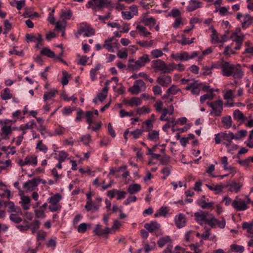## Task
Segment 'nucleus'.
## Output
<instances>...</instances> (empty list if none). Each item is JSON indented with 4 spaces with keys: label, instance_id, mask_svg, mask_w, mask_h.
<instances>
[{
    "label": "nucleus",
    "instance_id": "32",
    "mask_svg": "<svg viewBox=\"0 0 253 253\" xmlns=\"http://www.w3.org/2000/svg\"><path fill=\"white\" fill-rule=\"evenodd\" d=\"M222 123L226 129H228L232 126V121L231 117L228 116L222 118Z\"/></svg>",
    "mask_w": 253,
    "mask_h": 253
},
{
    "label": "nucleus",
    "instance_id": "46",
    "mask_svg": "<svg viewBox=\"0 0 253 253\" xmlns=\"http://www.w3.org/2000/svg\"><path fill=\"white\" fill-rule=\"evenodd\" d=\"M169 68H170V69H171V72L174 70L181 72L184 71L185 68V66L182 64H175L174 63L171 64L169 66Z\"/></svg>",
    "mask_w": 253,
    "mask_h": 253
},
{
    "label": "nucleus",
    "instance_id": "17",
    "mask_svg": "<svg viewBox=\"0 0 253 253\" xmlns=\"http://www.w3.org/2000/svg\"><path fill=\"white\" fill-rule=\"evenodd\" d=\"M171 57L176 61H188V53L185 51L172 54Z\"/></svg>",
    "mask_w": 253,
    "mask_h": 253
},
{
    "label": "nucleus",
    "instance_id": "9",
    "mask_svg": "<svg viewBox=\"0 0 253 253\" xmlns=\"http://www.w3.org/2000/svg\"><path fill=\"white\" fill-rule=\"evenodd\" d=\"M211 215L212 214L203 211H200L194 213L196 221L200 225H203L204 223L208 224V221L211 219Z\"/></svg>",
    "mask_w": 253,
    "mask_h": 253
},
{
    "label": "nucleus",
    "instance_id": "63",
    "mask_svg": "<svg viewBox=\"0 0 253 253\" xmlns=\"http://www.w3.org/2000/svg\"><path fill=\"white\" fill-rule=\"evenodd\" d=\"M151 54L154 58H158L161 57L164 54L162 51L158 49L152 50Z\"/></svg>",
    "mask_w": 253,
    "mask_h": 253
},
{
    "label": "nucleus",
    "instance_id": "16",
    "mask_svg": "<svg viewBox=\"0 0 253 253\" xmlns=\"http://www.w3.org/2000/svg\"><path fill=\"white\" fill-rule=\"evenodd\" d=\"M157 82L163 86H168L171 82V78L169 76L163 75L158 77Z\"/></svg>",
    "mask_w": 253,
    "mask_h": 253
},
{
    "label": "nucleus",
    "instance_id": "55",
    "mask_svg": "<svg viewBox=\"0 0 253 253\" xmlns=\"http://www.w3.org/2000/svg\"><path fill=\"white\" fill-rule=\"evenodd\" d=\"M201 86L202 84H196L195 83L193 87L192 88V93L194 95H199L202 88Z\"/></svg>",
    "mask_w": 253,
    "mask_h": 253
},
{
    "label": "nucleus",
    "instance_id": "38",
    "mask_svg": "<svg viewBox=\"0 0 253 253\" xmlns=\"http://www.w3.org/2000/svg\"><path fill=\"white\" fill-rule=\"evenodd\" d=\"M102 199L101 197H97L95 199V201H92L91 210L93 211H97L101 207V202Z\"/></svg>",
    "mask_w": 253,
    "mask_h": 253
},
{
    "label": "nucleus",
    "instance_id": "5",
    "mask_svg": "<svg viewBox=\"0 0 253 253\" xmlns=\"http://www.w3.org/2000/svg\"><path fill=\"white\" fill-rule=\"evenodd\" d=\"M95 33L94 30L86 23L80 24L76 37L78 38L80 36L84 37H90Z\"/></svg>",
    "mask_w": 253,
    "mask_h": 253
},
{
    "label": "nucleus",
    "instance_id": "52",
    "mask_svg": "<svg viewBox=\"0 0 253 253\" xmlns=\"http://www.w3.org/2000/svg\"><path fill=\"white\" fill-rule=\"evenodd\" d=\"M151 110L150 108L143 106L141 108H137L136 110L137 114L141 115L143 114H147L150 113Z\"/></svg>",
    "mask_w": 253,
    "mask_h": 253
},
{
    "label": "nucleus",
    "instance_id": "59",
    "mask_svg": "<svg viewBox=\"0 0 253 253\" xmlns=\"http://www.w3.org/2000/svg\"><path fill=\"white\" fill-rule=\"evenodd\" d=\"M89 224H87L85 223H82L78 226V232L79 233H84L86 231L87 227H89Z\"/></svg>",
    "mask_w": 253,
    "mask_h": 253
},
{
    "label": "nucleus",
    "instance_id": "10",
    "mask_svg": "<svg viewBox=\"0 0 253 253\" xmlns=\"http://www.w3.org/2000/svg\"><path fill=\"white\" fill-rule=\"evenodd\" d=\"M146 88L145 83L141 80L135 81L133 85L128 88V91L132 94H137L144 91Z\"/></svg>",
    "mask_w": 253,
    "mask_h": 253
},
{
    "label": "nucleus",
    "instance_id": "48",
    "mask_svg": "<svg viewBox=\"0 0 253 253\" xmlns=\"http://www.w3.org/2000/svg\"><path fill=\"white\" fill-rule=\"evenodd\" d=\"M227 150V152L232 154L233 151L236 150L238 147L235 143H224Z\"/></svg>",
    "mask_w": 253,
    "mask_h": 253
},
{
    "label": "nucleus",
    "instance_id": "7",
    "mask_svg": "<svg viewBox=\"0 0 253 253\" xmlns=\"http://www.w3.org/2000/svg\"><path fill=\"white\" fill-rule=\"evenodd\" d=\"M207 105L212 109V111L210 113L211 115L216 117L221 115L223 110V102L220 99L211 102H208Z\"/></svg>",
    "mask_w": 253,
    "mask_h": 253
},
{
    "label": "nucleus",
    "instance_id": "22",
    "mask_svg": "<svg viewBox=\"0 0 253 253\" xmlns=\"http://www.w3.org/2000/svg\"><path fill=\"white\" fill-rule=\"evenodd\" d=\"M206 186L211 191L215 192L216 194L221 193L224 188L226 187V185H223L221 183L214 184H206Z\"/></svg>",
    "mask_w": 253,
    "mask_h": 253
},
{
    "label": "nucleus",
    "instance_id": "33",
    "mask_svg": "<svg viewBox=\"0 0 253 253\" xmlns=\"http://www.w3.org/2000/svg\"><path fill=\"white\" fill-rule=\"evenodd\" d=\"M171 242V240L170 237L169 236H166L159 239L158 241V244L160 247L162 248L165 245Z\"/></svg>",
    "mask_w": 253,
    "mask_h": 253
},
{
    "label": "nucleus",
    "instance_id": "54",
    "mask_svg": "<svg viewBox=\"0 0 253 253\" xmlns=\"http://www.w3.org/2000/svg\"><path fill=\"white\" fill-rule=\"evenodd\" d=\"M72 16V13L69 9L62 11L61 17L66 20L70 19Z\"/></svg>",
    "mask_w": 253,
    "mask_h": 253
},
{
    "label": "nucleus",
    "instance_id": "12",
    "mask_svg": "<svg viewBox=\"0 0 253 253\" xmlns=\"http://www.w3.org/2000/svg\"><path fill=\"white\" fill-rule=\"evenodd\" d=\"M142 130L138 129L131 131H129L128 129H127L125 132L124 136L126 141H127L128 138H130V140L131 141H134L135 139L139 138V136L142 134Z\"/></svg>",
    "mask_w": 253,
    "mask_h": 253
},
{
    "label": "nucleus",
    "instance_id": "56",
    "mask_svg": "<svg viewBox=\"0 0 253 253\" xmlns=\"http://www.w3.org/2000/svg\"><path fill=\"white\" fill-rule=\"evenodd\" d=\"M253 21V17H249L248 19H245L242 23V28L243 29H246L248 28Z\"/></svg>",
    "mask_w": 253,
    "mask_h": 253
},
{
    "label": "nucleus",
    "instance_id": "28",
    "mask_svg": "<svg viewBox=\"0 0 253 253\" xmlns=\"http://www.w3.org/2000/svg\"><path fill=\"white\" fill-rule=\"evenodd\" d=\"M129 106L131 107L138 106L142 104V101L141 98L134 97L127 100L126 102Z\"/></svg>",
    "mask_w": 253,
    "mask_h": 253
},
{
    "label": "nucleus",
    "instance_id": "36",
    "mask_svg": "<svg viewBox=\"0 0 253 253\" xmlns=\"http://www.w3.org/2000/svg\"><path fill=\"white\" fill-rule=\"evenodd\" d=\"M223 98L225 100H232L234 97V92L232 90L228 89L222 91Z\"/></svg>",
    "mask_w": 253,
    "mask_h": 253
},
{
    "label": "nucleus",
    "instance_id": "19",
    "mask_svg": "<svg viewBox=\"0 0 253 253\" xmlns=\"http://www.w3.org/2000/svg\"><path fill=\"white\" fill-rule=\"evenodd\" d=\"M19 165L21 166H23L26 165H32L33 166H36L37 164V158L35 156H28L24 160L20 161L19 162Z\"/></svg>",
    "mask_w": 253,
    "mask_h": 253
},
{
    "label": "nucleus",
    "instance_id": "51",
    "mask_svg": "<svg viewBox=\"0 0 253 253\" xmlns=\"http://www.w3.org/2000/svg\"><path fill=\"white\" fill-rule=\"evenodd\" d=\"M211 68H219L218 66L216 64H212L211 67L210 68L207 66L204 67L203 69L204 70L203 74L206 75H211Z\"/></svg>",
    "mask_w": 253,
    "mask_h": 253
},
{
    "label": "nucleus",
    "instance_id": "53",
    "mask_svg": "<svg viewBox=\"0 0 253 253\" xmlns=\"http://www.w3.org/2000/svg\"><path fill=\"white\" fill-rule=\"evenodd\" d=\"M231 249L233 252L242 253L244 251V247L242 246L233 244L231 245Z\"/></svg>",
    "mask_w": 253,
    "mask_h": 253
},
{
    "label": "nucleus",
    "instance_id": "1",
    "mask_svg": "<svg viewBox=\"0 0 253 253\" xmlns=\"http://www.w3.org/2000/svg\"><path fill=\"white\" fill-rule=\"evenodd\" d=\"M218 66L219 68H221L222 74L224 76H233L235 79H239L243 76V71L238 66L234 65L229 62L222 61Z\"/></svg>",
    "mask_w": 253,
    "mask_h": 253
},
{
    "label": "nucleus",
    "instance_id": "57",
    "mask_svg": "<svg viewBox=\"0 0 253 253\" xmlns=\"http://www.w3.org/2000/svg\"><path fill=\"white\" fill-rule=\"evenodd\" d=\"M63 77L61 79V82L63 85H67L68 83V79L70 78V75L65 71H63Z\"/></svg>",
    "mask_w": 253,
    "mask_h": 253
},
{
    "label": "nucleus",
    "instance_id": "49",
    "mask_svg": "<svg viewBox=\"0 0 253 253\" xmlns=\"http://www.w3.org/2000/svg\"><path fill=\"white\" fill-rule=\"evenodd\" d=\"M211 42L212 43H219V38L218 37L217 33L214 29H212V34L211 35Z\"/></svg>",
    "mask_w": 253,
    "mask_h": 253
},
{
    "label": "nucleus",
    "instance_id": "41",
    "mask_svg": "<svg viewBox=\"0 0 253 253\" xmlns=\"http://www.w3.org/2000/svg\"><path fill=\"white\" fill-rule=\"evenodd\" d=\"M136 29L139 31L140 34L144 37H147L151 34V33L147 31V29L140 25H137Z\"/></svg>",
    "mask_w": 253,
    "mask_h": 253
},
{
    "label": "nucleus",
    "instance_id": "8",
    "mask_svg": "<svg viewBox=\"0 0 253 253\" xmlns=\"http://www.w3.org/2000/svg\"><path fill=\"white\" fill-rule=\"evenodd\" d=\"M111 3L109 0H89L86 4L87 8H91L92 10L101 9L105 5H109Z\"/></svg>",
    "mask_w": 253,
    "mask_h": 253
},
{
    "label": "nucleus",
    "instance_id": "21",
    "mask_svg": "<svg viewBox=\"0 0 253 253\" xmlns=\"http://www.w3.org/2000/svg\"><path fill=\"white\" fill-rule=\"evenodd\" d=\"M242 186V184L241 182H237L235 181H232L231 183L226 186V187L229 188V190L230 191L236 193L239 192Z\"/></svg>",
    "mask_w": 253,
    "mask_h": 253
},
{
    "label": "nucleus",
    "instance_id": "34",
    "mask_svg": "<svg viewBox=\"0 0 253 253\" xmlns=\"http://www.w3.org/2000/svg\"><path fill=\"white\" fill-rule=\"evenodd\" d=\"M247 134V131L245 130H241L238 131L236 134H234L232 133V135L231 136L232 139H235V140H240L241 138L244 137Z\"/></svg>",
    "mask_w": 253,
    "mask_h": 253
},
{
    "label": "nucleus",
    "instance_id": "45",
    "mask_svg": "<svg viewBox=\"0 0 253 253\" xmlns=\"http://www.w3.org/2000/svg\"><path fill=\"white\" fill-rule=\"evenodd\" d=\"M148 138L150 141H156L159 137V131L154 130L149 132Z\"/></svg>",
    "mask_w": 253,
    "mask_h": 253
},
{
    "label": "nucleus",
    "instance_id": "44",
    "mask_svg": "<svg viewBox=\"0 0 253 253\" xmlns=\"http://www.w3.org/2000/svg\"><path fill=\"white\" fill-rule=\"evenodd\" d=\"M4 205L7 208V211L8 212H13L16 211V207L14 203L11 201H7L4 202Z\"/></svg>",
    "mask_w": 253,
    "mask_h": 253
},
{
    "label": "nucleus",
    "instance_id": "11",
    "mask_svg": "<svg viewBox=\"0 0 253 253\" xmlns=\"http://www.w3.org/2000/svg\"><path fill=\"white\" fill-rule=\"evenodd\" d=\"M150 60L148 55L147 54L139 57L138 59L135 61L133 59H129L128 62L129 63L134 62V64H130L129 67L133 69H138L144 66L146 63L149 62Z\"/></svg>",
    "mask_w": 253,
    "mask_h": 253
},
{
    "label": "nucleus",
    "instance_id": "18",
    "mask_svg": "<svg viewBox=\"0 0 253 253\" xmlns=\"http://www.w3.org/2000/svg\"><path fill=\"white\" fill-rule=\"evenodd\" d=\"M110 82L111 81H106L105 86L102 88V92L98 94L97 98L100 101L103 102L106 99Z\"/></svg>",
    "mask_w": 253,
    "mask_h": 253
},
{
    "label": "nucleus",
    "instance_id": "20",
    "mask_svg": "<svg viewBox=\"0 0 253 253\" xmlns=\"http://www.w3.org/2000/svg\"><path fill=\"white\" fill-rule=\"evenodd\" d=\"M38 186L36 178H34L23 184V188L28 191H32Z\"/></svg>",
    "mask_w": 253,
    "mask_h": 253
},
{
    "label": "nucleus",
    "instance_id": "47",
    "mask_svg": "<svg viewBox=\"0 0 253 253\" xmlns=\"http://www.w3.org/2000/svg\"><path fill=\"white\" fill-rule=\"evenodd\" d=\"M171 167L166 166L161 170V173L163 174V179H166L170 174Z\"/></svg>",
    "mask_w": 253,
    "mask_h": 253
},
{
    "label": "nucleus",
    "instance_id": "24",
    "mask_svg": "<svg viewBox=\"0 0 253 253\" xmlns=\"http://www.w3.org/2000/svg\"><path fill=\"white\" fill-rule=\"evenodd\" d=\"M110 232V230L109 228L106 227L104 229H102L100 224H97L93 230L94 234L98 236L107 235L109 234Z\"/></svg>",
    "mask_w": 253,
    "mask_h": 253
},
{
    "label": "nucleus",
    "instance_id": "50",
    "mask_svg": "<svg viewBox=\"0 0 253 253\" xmlns=\"http://www.w3.org/2000/svg\"><path fill=\"white\" fill-rule=\"evenodd\" d=\"M213 90H211V92L210 93H207L205 94L200 97V102L203 103L206 100L209 99V100H212L214 98V95L212 93V91Z\"/></svg>",
    "mask_w": 253,
    "mask_h": 253
},
{
    "label": "nucleus",
    "instance_id": "61",
    "mask_svg": "<svg viewBox=\"0 0 253 253\" xmlns=\"http://www.w3.org/2000/svg\"><path fill=\"white\" fill-rule=\"evenodd\" d=\"M68 156V155L66 152L64 151H59L58 154V161L60 162H64Z\"/></svg>",
    "mask_w": 253,
    "mask_h": 253
},
{
    "label": "nucleus",
    "instance_id": "15",
    "mask_svg": "<svg viewBox=\"0 0 253 253\" xmlns=\"http://www.w3.org/2000/svg\"><path fill=\"white\" fill-rule=\"evenodd\" d=\"M208 224L211 228L217 225L220 228H223L225 226V220L222 219L221 220H218L216 219L213 215H211V219L208 221Z\"/></svg>",
    "mask_w": 253,
    "mask_h": 253
},
{
    "label": "nucleus",
    "instance_id": "62",
    "mask_svg": "<svg viewBox=\"0 0 253 253\" xmlns=\"http://www.w3.org/2000/svg\"><path fill=\"white\" fill-rule=\"evenodd\" d=\"M244 34H240V35L235 36L233 39H232L236 43H242L244 40Z\"/></svg>",
    "mask_w": 253,
    "mask_h": 253
},
{
    "label": "nucleus",
    "instance_id": "30",
    "mask_svg": "<svg viewBox=\"0 0 253 253\" xmlns=\"http://www.w3.org/2000/svg\"><path fill=\"white\" fill-rule=\"evenodd\" d=\"M35 125V122L34 120L30 121L25 125H21L19 129L17 128V131H22V134L25 133V130L27 129H30L33 127Z\"/></svg>",
    "mask_w": 253,
    "mask_h": 253
},
{
    "label": "nucleus",
    "instance_id": "2",
    "mask_svg": "<svg viewBox=\"0 0 253 253\" xmlns=\"http://www.w3.org/2000/svg\"><path fill=\"white\" fill-rule=\"evenodd\" d=\"M250 202V199L248 197L245 199L236 197L232 201V206L237 211H244L249 208L248 205Z\"/></svg>",
    "mask_w": 253,
    "mask_h": 253
},
{
    "label": "nucleus",
    "instance_id": "4",
    "mask_svg": "<svg viewBox=\"0 0 253 253\" xmlns=\"http://www.w3.org/2000/svg\"><path fill=\"white\" fill-rule=\"evenodd\" d=\"M62 199L60 194H56L49 197L47 202L50 204L48 209L52 212L58 211L61 210V207L59 202Z\"/></svg>",
    "mask_w": 253,
    "mask_h": 253
},
{
    "label": "nucleus",
    "instance_id": "23",
    "mask_svg": "<svg viewBox=\"0 0 253 253\" xmlns=\"http://www.w3.org/2000/svg\"><path fill=\"white\" fill-rule=\"evenodd\" d=\"M175 222L176 226L182 228L185 225V217L183 214L179 213L175 217Z\"/></svg>",
    "mask_w": 253,
    "mask_h": 253
},
{
    "label": "nucleus",
    "instance_id": "35",
    "mask_svg": "<svg viewBox=\"0 0 253 253\" xmlns=\"http://www.w3.org/2000/svg\"><path fill=\"white\" fill-rule=\"evenodd\" d=\"M92 193L91 192H89L86 194V199L87 201L86 204L85 205L84 208L87 211H91V206H92Z\"/></svg>",
    "mask_w": 253,
    "mask_h": 253
},
{
    "label": "nucleus",
    "instance_id": "29",
    "mask_svg": "<svg viewBox=\"0 0 253 253\" xmlns=\"http://www.w3.org/2000/svg\"><path fill=\"white\" fill-rule=\"evenodd\" d=\"M141 185L139 184H130L128 186L127 192L130 194L138 193L141 190Z\"/></svg>",
    "mask_w": 253,
    "mask_h": 253
},
{
    "label": "nucleus",
    "instance_id": "42",
    "mask_svg": "<svg viewBox=\"0 0 253 253\" xmlns=\"http://www.w3.org/2000/svg\"><path fill=\"white\" fill-rule=\"evenodd\" d=\"M157 147H158V145H155L152 148H147V149H148L147 154L151 155L153 158L156 159H159V158L161 157L160 154H156V153H154V152H156V148H157Z\"/></svg>",
    "mask_w": 253,
    "mask_h": 253
},
{
    "label": "nucleus",
    "instance_id": "27",
    "mask_svg": "<svg viewBox=\"0 0 253 253\" xmlns=\"http://www.w3.org/2000/svg\"><path fill=\"white\" fill-rule=\"evenodd\" d=\"M144 227L149 232L152 233L160 228V224L157 222H151L150 223L145 224Z\"/></svg>",
    "mask_w": 253,
    "mask_h": 253
},
{
    "label": "nucleus",
    "instance_id": "40",
    "mask_svg": "<svg viewBox=\"0 0 253 253\" xmlns=\"http://www.w3.org/2000/svg\"><path fill=\"white\" fill-rule=\"evenodd\" d=\"M57 92V90L53 89L49 92H45L43 95L44 101L46 102L47 100L51 99L52 98L54 97Z\"/></svg>",
    "mask_w": 253,
    "mask_h": 253
},
{
    "label": "nucleus",
    "instance_id": "64",
    "mask_svg": "<svg viewBox=\"0 0 253 253\" xmlns=\"http://www.w3.org/2000/svg\"><path fill=\"white\" fill-rule=\"evenodd\" d=\"M1 97L4 100H6L11 97L10 89L8 88H5L4 89L3 93L1 94Z\"/></svg>",
    "mask_w": 253,
    "mask_h": 253
},
{
    "label": "nucleus",
    "instance_id": "6",
    "mask_svg": "<svg viewBox=\"0 0 253 253\" xmlns=\"http://www.w3.org/2000/svg\"><path fill=\"white\" fill-rule=\"evenodd\" d=\"M151 66L156 72L160 71L163 74L171 72L170 68L168 67L163 61L160 59L153 60L151 63Z\"/></svg>",
    "mask_w": 253,
    "mask_h": 253
},
{
    "label": "nucleus",
    "instance_id": "43",
    "mask_svg": "<svg viewBox=\"0 0 253 253\" xmlns=\"http://www.w3.org/2000/svg\"><path fill=\"white\" fill-rule=\"evenodd\" d=\"M41 54L50 58H53L55 56L54 52L47 47L43 48L41 51Z\"/></svg>",
    "mask_w": 253,
    "mask_h": 253
},
{
    "label": "nucleus",
    "instance_id": "31",
    "mask_svg": "<svg viewBox=\"0 0 253 253\" xmlns=\"http://www.w3.org/2000/svg\"><path fill=\"white\" fill-rule=\"evenodd\" d=\"M233 117L238 122H243L246 120V117L239 109H236L233 112Z\"/></svg>",
    "mask_w": 253,
    "mask_h": 253
},
{
    "label": "nucleus",
    "instance_id": "25",
    "mask_svg": "<svg viewBox=\"0 0 253 253\" xmlns=\"http://www.w3.org/2000/svg\"><path fill=\"white\" fill-rule=\"evenodd\" d=\"M201 7V2L196 0H190L187 9L189 11H192Z\"/></svg>",
    "mask_w": 253,
    "mask_h": 253
},
{
    "label": "nucleus",
    "instance_id": "14",
    "mask_svg": "<svg viewBox=\"0 0 253 253\" xmlns=\"http://www.w3.org/2000/svg\"><path fill=\"white\" fill-rule=\"evenodd\" d=\"M232 135V132H229L228 133H219L215 135V142H220L223 141H227L231 142Z\"/></svg>",
    "mask_w": 253,
    "mask_h": 253
},
{
    "label": "nucleus",
    "instance_id": "26",
    "mask_svg": "<svg viewBox=\"0 0 253 253\" xmlns=\"http://www.w3.org/2000/svg\"><path fill=\"white\" fill-rule=\"evenodd\" d=\"M26 39L27 42H42V37L40 34H38L37 36L32 34H27L26 35Z\"/></svg>",
    "mask_w": 253,
    "mask_h": 253
},
{
    "label": "nucleus",
    "instance_id": "58",
    "mask_svg": "<svg viewBox=\"0 0 253 253\" xmlns=\"http://www.w3.org/2000/svg\"><path fill=\"white\" fill-rule=\"evenodd\" d=\"M40 222L39 220H35L31 224L32 227V234H34L36 233L38 229L39 228Z\"/></svg>",
    "mask_w": 253,
    "mask_h": 253
},
{
    "label": "nucleus",
    "instance_id": "37",
    "mask_svg": "<svg viewBox=\"0 0 253 253\" xmlns=\"http://www.w3.org/2000/svg\"><path fill=\"white\" fill-rule=\"evenodd\" d=\"M142 21L145 25L149 26L150 29H152L156 24V20L152 17L144 18Z\"/></svg>",
    "mask_w": 253,
    "mask_h": 253
},
{
    "label": "nucleus",
    "instance_id": "3",
    "mask_svg": "<svg viewBox=\"0 0 253 253\" xmlns=\"http://www.w3.org/2000/svg\"><path fill=\"white\" fill-rule=\"evenodd\" d=\"M11 121L9 120H0V135L1 139H6L11 135Z\"/></svg>",
    "mask_w": 253,
    "mask_h": 253
},
{
    "label": "nucleus",
    "instance_id": "60",
    "mask_svg": "<svg viewBox=\"0 0 253 253\" xmlns=\"http://www.w3.org/2000/svg\"><path fill=\"white\" fill-rule=\"evenodd\" d=\"M179 91V88H177L175 85H172L170 88H169L167 90V93L168 94H171L173 95H175Z\"/></svg>",
    "mask_w": 253,
    "mask_h": 253
},
{
    "label": "nucleus",
    "instance_id": "39",
    "mask_svg": "<svg viewBox=\"0 0 253 253\" xmlns=\"http://www.w3.org/2000/svg\"><path fill=\"white\" fill-rule=\"evenodd\" d=\"M168 212V210L166 207H162L157 211L154 214L155 217H158L162 216H166Z\"/></svg>",
    "mask_w": 253,
    "mask_h": 253
},
{
    "label": "nucleus",
    "instance_id": "13",
    "mask_svg": "<svg viewBox=\"0 0 253 253\" xmlns=\"http://www.w3.org/2000/svg\"><path fill=\"white\" fill-rule=\"evenodd\" d=\"M19 195L20 196L19 204L23 209L27 210L30 209L31 199L29 196L24 195L21 190L19 191Z\"/></svg>",
    "mask_w": 253,
    "mask_h": 253
}]
</instances>
